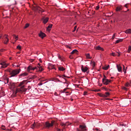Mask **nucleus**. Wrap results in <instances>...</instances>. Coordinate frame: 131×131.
Returning <instances> with one entry per match:
<instances>
[{"label":"nucleus","mask_w":131,"mask_h":131,"mask_svg":"<svg viewBox=\"0 0 131 131\" xmlns=\"http://www.w3.org/2000/svg\"><path fill=\"white\" fill-rule=\"evenodd\" d=\"M25 82H26V81L24 80L20 83V84L18 85V87L20 88L16 89L15 92L13 93L14 96H16L17 93H23L27 91V89L25 88V85H23V84H24Z\"/></svg>","instance_id":"obj_1"},{"label":"nucleus","mask_w":131,"mask_h":131,"mask_svg":"<svg viewBox=\"0 0 131 131\" xmlns=\"http://www.w3.org/2000/svg\"><path fill=\"white\" fill-rule=\"evenodd\" d=\"M21 69H15V70H8V72H9L11 77H14L16 75H18L20 73V71Z\"/></svg>","instance_id":"obj_2"},{"label":"nucleus","mask_w":131,"mask_h":131,"mask_svg":"<svg viewBox=\"0 0 131 131\" xmlns=\"http://www.w3.org/2000/svg\"><path fill=\"white\" fill-rule=\"evenodd\" d=\"M55 122H56L55 121H52L51 123H50L49 122H46L45 127L46 128H50V127H52V126H53Z\"/></svg>","instance_id":"obj_3"},{"label":"nucleus","mask_w":131,"mask_h":131,"mask_svg":"<svg viewBox=\"0 0 131 131\" xmlns=\"http://www.w3.org/2000/svg\"><path fill=\"white\" fill-rule=\"evenodd\" d=\"M40 126V123L34 122L33 124L31 125V128L34 129L35 127L36 128H38Z\"/></svg>","instance_id":"obj_4"},{"label":"nucleus","mask_w":131,"mask_h":131,"mask_svg":"<svg viewBox=\"0 0 131 131\" xmlns=\"http://www.w3.org/2000/svg\"><path fill=\"white\" fill-rule=\"evenodd\" d=\"M79 128H77V131H85L86 130V126L85 125H80Z\"/></svg>","instance_id":"obj_5"},{"label":"nucleus","mask_w":131,"mask_h":131,"mask_svg":"<svg viewBox=\"0 0 131 131\" xmlns=\"http://www.w3.org/2000/svg\"><path fill=\"white\" fill-rule=\"evenodd\" d=\"M35 69H36L37 70H38V69L37 68V67H32V66H30L27 68V71H28V72H30L31 70H33V71H34Z\"/></svg>","instance_id":"obj_6"},{"label":"nucleus","mask_w":131,"mask_h":131,"mask_svg":"<svg viewBox=\"0 0 131 131\" xmlns=\"http://www.w3.org/2000/svg\"><path fill=\"white\" fill-rule=\"evenodd\" d=\"M102 82L103 84H105V85H107L111 82V80L109 79H102Z\"/></svg>","instance_id":"obj_7"},{"label":"nucleus","mask_w":131,"mask_h":131,"mask_svg":"<svg viewBox=\"0 0 131 131\" xmlns=\"http://www.w3.org/2000/svg\"><path fill=\"white\" fill-rule=\"evenodd\" d=\"M37 68L38 70H37V71H40V72H41V71H43V69L42 68V67L40 66V64L38 63L37 66Z\"/></svg>","instance_id":"obj_8"},{"label":"nucleus","mask_w":131,"mask_h":131,"mask_svg":"<svg viewBox=\"0 0 131 131\" xmlns=\"http://www.w3.org/2000/svg\"><path fill=\"white\" fill-rule=\"evenodd\" d=\"M0 65H2L1 68H7V67L8 66V64L6 63L5 62H2L0 63Z\"/></svg>","instance_id":"obj_9"},{"label":"nucleus","mask_w":131,"mask_h":131,"mask_svg":"<svg viewBox=\"0 0 131 131\" xmlns=\"http://www.w3.org/2000/svg\"><path fill=\"white\" fill-rule=\"evenodd\" d=\"M4 37H5V38L4 39V43L5 45H7L8 42H9V39L8 38V35H5Z\"/></svg>","instance_id":"obj_10"},{"label":"nucleus","mask_w":131,"mask_h":131,"mask_svg":"<svg viewBox=\"0 0 131 131\" xmlns=\"http://www.w3.org/2000/svg\"><path fill=\"white\" fill-rule=\"evenodd\" d=\"M42 20H43V24H47L48 22H49V17H43L42 18Z\"/></svg>","instance_id":"obj_11"},{"label":"nucleus","mask_w":131,"mask_h":131,"mask_svg":"<svg viewBox=\"0 0 131 131\" xmlns=\"http://www.w3.org/2000/svg\"><path fill=\"white\" fill-rule=\"evenodd\" d=\"M122 9H123L122 6H119L116 8V12H119V11H121Z\"/></svg>","instance_id":"obj_12"},{"label":"nucleus","mask_w":131,"mask_h":131,"mask_svg":"<svg viewBox=\"0 0 131 131\" xmlns=\"http://www.w3.org/2000/svg\"><path fill=\"white\" fill-rule=\"evenodd\" d=\"M117 68L119 72H122V68L121 67L120 64H117Z\"/></svg>","instance_id":"obj_13"},{"label":"nucleus","mask_w":131,"mask_h":131,"mask_svg":"<svg viewBox=\"0 0 131 131\" xmlns=\"http://www.w3.org/2000/svg\"><path fill=\"white\" fill-rule=\"evenodd\" d=\"M81 69L82 72H86V71H88V69L86 67L83 68V66H82Z\"/></svg>","instance_id":"obj_14"},{"label":"nucleus","mask_w":131,"mask_h":131,"mask_svg":"<svg viewBox=\"0 0 131 131\" xmlns=\"http://www.w3.org/2000/svg\"><path fill=\"white\" fill-rule=\"evenodd\" d=\"M39 35L40 37H41V38H43V37H45L46 36V34H45L44 33H42V32H40Z\"/></svg>","instance_id":"obj_15"},{"label":"nucleus","mask_w":131,"mask_h":131,"mask_svg":"<svg viewBox=\"0 0 131 131\" xmlns=\"http://www.w3.org/2000/svg\"><path fill=\"white\" fill-rule=\"evenodd\" d=\"M125 33L126 34H131V29H128L125 31Z\"/></svg>","instance_id":"obj_16"},{"label":"nucleus","mask_w":131,"mask_h":131,"mask_svg":"<svg viewBox=\"0 0 131 131\" xmlns=\"http://www.w3.org/2000/svg\"><path fill=\"white\" fill-rule=\"evenodd\" d=\"M58 70H59V71H64L65 68L63 67H59Z\"/></svg>","instance_id":"obj_17"},{"label":"nucleus","mask_w":131,"mask_h":131,"mask_svg":"<svg viewBox=\"0 0 131 131\" xmlns=\"http://www.w3.org/2000/svg\"><path fill=\"white\" fill-rule=\"evenodd\" d=\"M78 52V51H77V50L75 49L74 50H73L72 51V52L71 53V54H72V55H73V54H77V53Z\"/></svg>","instance_id":"obj_18"},{"label":"nucleus","mask_w":131,"mask_h":131,"mask_svg":"<svg viewBox=\"0 0 131 131\" xmlns=\"http://www.w3.org/2000/svg\"><path fill=\"white\" fill-rule=\"evenodd\" d=\"M96 50H99L100 51H104V49L103 48H102V47H101L99 46L96 47Z\"/></svg>","instance_id":"obj_19"},{"label":"nucleus","mask_w":131,"mask_h":131,"mask_svg":"<svg viewBox=\"0 0 131 131\" xmlns=\"http://www.w3.org/2000/svg\"><path fill=\"white\" fill-rule=\"evenodd\" d=\"M53 27V25L52 24H50L48 26V27H47V31H50L51 30V29L52 27Z\"/></svg>","instance_id":"obj_20"},{"label":"nucleus","mask_w":131,"mask_h":131,"mask_svg":"<svg viewBox=\"0 0 131 131\" xmlns=\"http://www.w3.org/2000/svg\"><path fill=\"white\" fill-rule=\"evenodd\" d=\"M50 69H55L56 70V68H55V65L51 64L49 67Z\"/></svg>","instance_id":"obj_21"},{"label":"nucleus","mask_w":131,"mask_h":131,"mask_svg":"<svg viewBox=\"0 0 131 131\" xmlns=\"http://www.w3.org/2000/svg\"><path fill=\"white\" fill-rule=\"evenodd\" d=\"M104 95V98H106L107 97H109V96H110V93H109V92H105Z\"/></svg>","instance_id":"obj_22"},{"label":"nucleus","mask_w":131,"mask_h":131,"mask_svg":"<svg viewBox=\"0 0 131 131\" xmlns=\"http://www.w3.org/2000/svg\"><path fill=\"white\" fill-rule=\"evenodd\" d=\"M102 69H103V70H108V69H109V65L102 67Z\"/></svg>","instance_id":"obj_23"},{"label":"nucleus","mask_w":131,"mask_h":131,"mask_svg":"<svg viewBox=\"0 0 131 131\" xmlns=\"http://www.w3.org/2000/svg\"><path fill=\"white\" fill-rule=\"evenodd\" d=\"M122 40H123V39H119L116 41V43H119V42H121Z\"/></svg>","instance_id":"obj_24"},{"label":"nucleus","mask_w":131,"mask_h":131,"mask_svg":"<svg viewBox=\"0 0 131 131\" xmlns=\"http://www.w3.org/2000/svg\"><path fill=\"white\" fill-rule=\"evenodd\" d=\"M28 73H22L20 75V76H26V75H28Z\"/></svg>","instance_id":"obj_25"},{"label":"nucleus","mask_w":131,"mask_h":131,"mask_svg":"<svg viewBox=\"0 0 131 131\" xmlns=\"http://www.w3.org/2000/svg\"><path fill=\"white\" fill-rule=\"evenodd\" d=\"M1 128H2V129H3L4 130H9L8 129H6V126H5L4 125L2 126Z\"/></svg>","instance_id":"obj_26"},{"label":"nucleus","mask_w":131,"mask_h":131,"mask_svg":"<svg viewBox=\"0 0 131 131\" xmlns=\"http://www.w3.org/2000/svg\"><path fill=\"white\" fill-rule=\"evenodd\" d=\"M123 71L124 72V74L126 73V69H125V67H124V65H123Z\"/></svg>","instance_id":"obj_27"},{"label":"nucleus","mask_w":131,"mask_h":131,"mask_svg":"<svg viewBox=\"0 0 131 131\" xmlns=\"http://www.w3.org/2000/svg\"><path fill=\"white\" fill-rule=\"evenodd\" d=\"M86 57L87 59H91L92 58L90 57V53H88L86 54Z\"/></svg>","instance_id":"obj_28"},{"label":"nucleus","mask_w":131,"mask_h":131,"mask_svg":"<svg viewBox=\"0 0 131 131\" xmlns=\"http://www.w3.org/2000/svg\"><path fill=\"white\" fill-rule=\"evenodd\" d=\"M13 36L14 37V38L15 39V41L16 40H18V36H16V35L14 34L13 35Z\"/></svg>","instance_id":"obj_29"},{"label":"nucleus","mask_w":131,"mask_h":131,"mask_svg":"<svg viewBox=\"0 0 131 131\" xmlns=\"http://www.w3.org/2000/svg\"><path fill=\"white\" fill-rule=\"evenodd\" d=\"M5 83H9V78H6L5 79Z\"/></svg>","instance_id":"obj_30"},{"label":"nucleus","mask_w":131,"mask_h":131,"mask_svg":"<svg viewBox=\"0 0 131 131\" xmlns=\"http://www.w3.org/2000/svg\"><path fill=\"white\" fill-rule=\"evenodd\" d=\"M17 49L18 50H19V51H21V46H20V45H18V46H17Z\"/></svg>","instance_id":"obj_31"},{"label":"nucleus","mask_w":131,"mask_h":131,"mask_svg":"<svg viewBox=\"0 0 131 131\" xmlns=\"http://www.w3.org/2000/svg\"><path fill=\"white\" fill-rule=\"evenodd\" d=\"M98 94L99 95L100 97H102L103 98H104L105 97V95L104 94H100V93H99Z\"/></svg>","instance_id":"obj_32"},{"label":"nucleus","mask_w":131,"mask_h":131,"mask_svg":"<svg viewBox=\"0 0 131 131\" xmlns=\"http://www.w3.org/2000/svg\"><path fill=\"white\" fill-rule=\"evenodd\" d=\"M29 27V24H26L24 28L26 29V28H28V27Z\"/></svg>","instance_id":"obj_33"},{"label":"nucleus","mask_w":131,"mask_h":131,"mask_svg":"<svg viewBox=\"0 0 131 131\" xmlns=\"http://www.w3.org/2000/svg\"><path fill=\"white\" fill-rule=\"evenodd\" d=\"M69 124H70V123H69V122H68L64 123V127L65 126H68V125H69Z\"/></svg>","instance_id":"obj_34"},{"label":"nucleus","mask_w":131,"mask_h":131,"mask_svg":"<svg viewBox=\"0 0 131 131\" xmlns=\"http://www.w3.org/2000/svg\"><path fill=\"white\" fill-rule=\"evenodd\" d=\"M61 126H64L63 127V129L65 128V123H61Z\"/></svg>","instance_id":"obj_35"},{"label":"nucleus","mask_w":131,"mask_h":131,"mask_svg":"<svg viewBox=\"0 0 131 131\" xmlns=\"http://www.w3.org/2000/svg\"><path fill=\"white\" fill-rule=\"evenodd\" d=\"M130 51H131V46H129L128 51H127L128 53H130Z\"/></svg>","instance_id":"obj_36"},{"label":"nucleus","mask_w":131,"mask_h":131,"mask_svg":"<svg viewBox=\"0 0 131 131\" xmlns=\"http://www.w3.org/2000/svg\"><path fill=\"white\" fill-rule=\"evenodd\" d=\"M92 66L93 67H95V66H96V63L95 62H92Z\"/></svg>","instance_id":"obj_37"},{"label":"nucleus","mask_w":131,"mask_h":131,"mask_svg":"<svg viewBox=\"0 0 131 131\" xmlns=\"http://www.w3.org/2000/svg\"><path fill=\"white\" fill-rule=\"evenodd\" d=\"M77 28V26H75L74 28V30L73 31V32H74L75 31V30H76V29Z\"/></svg>","instance_id":"obj_38"},{"label":"nucleus","mask_w":131,"mask_h":131,"mask_svg":"<svg viewBox=\"0 0 131 131\" xmlns=\"http://www.w3.org/2000/svg\"><path fill=\"white\" fill-rule=\"evenodd\" d=\"M122 90H124V91H127V88L125 87H123Z\"/></svg>","instance_id":"obj_39"},{"label":"nucleus","mask_w":131,"mask_h":131,"mask_svg":"<svg viewBox=\"0 0 131 131\" xmlns=\"http://www.w3.org/2000/svg\"><path fill=\"white\" fill-rule=\"evenodd\" d=\"M129 85V83H126L125 84V86H126V87L128 86Z\"/></svg>","instance_id":"obj_40"},{"label":"nucleus","mask_w":131,"mask_h":131,"mask_svg":"<svg viewBox=\"0 0 131 131\" xmlns=\"http://www.w3.org/2000/svg\"><path fill=\"white\" fill-rule=\"evenodd\" d=\"M112 56H113V57H115V56H116V54L114 53H112Z\"/></svg>","instance_id":"obj_41"},{"label":"nucleus","mask_w":131,"mask_h":131,"mask_svg":"<svg viewBox=\"0 0 131 131\" xmlns=\"http://www.w3.org/2000/svg\"><path fill=\"white\" fill-rule=\"evenodd\" d=\"M99 9H100V6H99V5H98V6H96V10H98Z\"/></svg>","instance_id":"obj_42"},{"label":"nucleus","mask_w":131,"mask_h":131,"mask_svg":"<svg viewBox=\"0 0 131 131\" xmlns=\"http://www.w3.org/2000/svg\"><path fill=\"white\" fill-rule=\"evenodd\" d=\"M94 92H101V90L100 89L98 90H95Z\"/></svg>","instance_id":"obj_43"},{"label":"nucleus","mask_w":131,"mask_h":131,"mask_svg":"<svg viewBox=\"0 0 131 131\" xmlns=\"http://www.w3.org/2000/svg\"><path fill=\"white\" fill-rule=\"evenodd\" d=\"M120 125H121V126H126V124H121Z\"/></svg>","instance_id":"obj_44"},{"label":"nucleus","mask_w":131,"mask_h":131,"mask_svg":"<svg viewBox=\"0 0 131 131\" xmlns=\"http://www.w3.org/2000/svg\"><path fill=\"white\" fill-rule=\"evenodd\" d=\"M88 95V92H84V96H86Z\"/></svg>","instance_id":"obj_45"},{"label":"nucleus","mask_w":131,"mask_h":131,"mask_svg":"<svg viewBox=\"0 0 131 131\" xmlns=\"http://www.w3.org/2000/svg\"><path fill=\"white\" fill-rule=\"evenodd\" d=\"M56 80L58 81V82H62V81H60L58 78H56Z\"/></svg>","instance_id":"obj_46"},{"label":"nucleus","mask_w":131,"mask_h":131,"mask_svg":"<svg viewBox=\"0 0 131 131\" xmlns=\"http://www.w3.org/2000/svg\"><path fill=\"white\" fill-rule=\"evenodd\" d=\"M127 5H128V4H125V5H124V7H125V8H126L127 9Z\"/></svg>","instance_id":"obj_47"},{"label":"nucleus","mask_w":131,"mask_h":131,"mask_svg":"<svg viewBox=\"0 0 131 131\" xmlns=\"http://www.w3.org/2000/svg\"><path fill=\"white\" fill-rule=\"evenodd\" d=\"M106 78H107V77H106V76L104 75V77L102 79H107Z\"/></svg>","instance_id":"obj_48"},{"label":"nucleus","mask_w":131,"mask_h":131,"mask_svg":"<svg viewBox=\"0 0 131 131\" xmlns=\"http://www.w3.org/2000/svg\"><path fill=\"white\" fill-rule=\"evenodd\" d=\"M67 90H68V88H65V89L63 90V92H66V91H67Z\"/></svg>","instance_id":"obj_49"},{"label":"nucleus","mask_w":131,"mask_h":131,"mask_svg":"<svg viewBox=\"0 0 131 131\" xmlns=\"http://www.w3.org/2000/svg\"><path fill=\"white\" fill-rule=\"evenodd\" d=\"M114 37H115V34H114L112 37V39H114Z\"/></svg>","instance_id":"obj_50"},{"label":"nucleus","mask_w":131,"mask_h":131,"mask_svg":"<svg viewBox=\"0 0 131 131\" xmlns=\"http://www.w3.org/2000/svg\"><path fill=\"white\" fill-rule=\"evenodd\" d=\"M116 56H118V57H119L120 56V54L119 53H118V54H116Z\"/></svg>","instance_id":"obj_51"},{"label":"nucleus","mask_w":131,"mask_h":131,"mask_svg":"<svg viewBox=\"0 0 131 131\" xmlns=\"http://www.w3.org/2000/svg\"><path fill=\"white\" fill-rule=\"evenodd\" d=\"M70 59H73V57L72 56L70 55Z\"/></svg>","instance_id":"obj_52"},{"label":"nucleus","mask_w":131,"mask_h":131,"mask_svg":"<svg viewBox=\"0 0 131 131\" xmlns=\"http://www.w3.org/2000/svg\"><path fill=\"white\" fill-rule=\"evenodd\" d=\"M36 77H37V76L34 75L33 76V78H36Z\"/></svg>","instance_id":"obj_53"},{"label":"nucleus","mask_w":131,"mask_h":131,"mask_svg":"<svg viewBox=\"0 0 131 131\" xmlns=\"http://www.w3.org/2000/svg\"><path fill=\"white\" fill-rule=\"evenodd\" d=\"M128 11H129V9H127V11H125L124 13H127V12H128Z\"/></svg>","instance_id":"obj_54"},{"label":"nucleus","mask_w":131,"mask_h":131,"mask_svg":"<svg viewBox=\"0 0 131 131\" xmlns=\"http://www.w3.org/2000/svg\"><path fill=\"white\" fill-rule=\"evenodd\" d=\"M38 85H42V83H39L38 84Z\"/></svg>","instance_id":"obj_55"},{"label":"nucleus","mask_w":131,"mask_h":131,"mask_svg":"<svg viewBox=\"0 0 131 131\" xmlns=\"http://www.w3.org/2000/svg\"><path fill=\"white\" fill-rule=\"evenodd\" d=\"M67 48H68L69 49H71V47H69L68 46H67Z\"/></svg>","instance_id":"obj_56"},{"label":"nucleus","mask_w":131,"mask_h":131,"mask_svg":"<svg viewBox=\"0 0 131 131\" xmlns=\"http://www.w3.org/2000/svg\"><path fill=\"white\" fill-rule=\"evenodd\" d=\"M4 51H5L4 49H2V50H1V52H4Z\"/></svg>","instance_id":"obj_57"},{"label":"nucleus","mask_w":131,"mask_h":131,"mask_svg":"<svg viewBox=\"0 0 131 131\" xmlns=\"http://www.w3.org/2000/svg\"><path fill=\"white\" fill-rule=\"evenodd\" d=\"M57 131H61V129H60L57 128Z\"/></svg>","instance_id":"obj_58"},{"label":"nucleus","mask_w":131,"mask_h":131,"mask_svg":"<svg viewBox=\"0 0 131 131\" xmlns=\"http://www.w3.org/2000/svg\"><path fill=\"white\" fill-rule=\"evenodd\" d=\"M62 76H63V77H68L65 76V75H63Z\"/></svg>","instance_id":"obj_59"},{"label":"nucleus","mask_w":131,"mask_h":131,"mask_svg":"<svg viewBox=\"0 0 131 131\" xmlns=\"http://www.w3.org/2000/svg\"><path fill=\"white\" fill-rule=\"evenodd\" d=\"M58 58H59V59H60V60H61V56H59Z\"/></svg>","instance_id":"obj_60"},{"label":"nucleus","mask_w":131,"mask_h":131,"mask_svg":"<svg viewBox=\"0 0 131 131\" xmlns=\"http://www.w3.org/2000/svg\"><path fill=\"white\" fill-rule=\"evenodd\" d=\"M19 67V65H17V66H15V67Z\"/></svg>","instance_id":"obj_61"},{"label":"nucleus","mask_w":131,"mask_h":131,"mask_svg":"<svg viewBox=\"0 0 131 131\" xmlns=\"http://www.w3.org/2000/svg\"><path fill=\"white\" fill-rule=\"evenodd\" d=\"M58 76H59V77H62V76H60V75H59Z\"/></svg>","instance_id":"obj_62"},{"label":"nucleus","mask_w":131,"mask_h":131,"mask_svg":"<svg viewBox=\"0 0 131 131\" xmlns=\"http://www.w3.org/2000/svg\"><path fill=\"white\" fill-rule=\"evenodd\" d=\"M71 101H73V99H71Z\"/></svg>","instance_id":"obj_63"},{"label":"nucleus","mask_w":131,"mask_h":131,"mask_svg":"<svg viewBox=\"0 0 131 131\" xmlns=\"http://www.w3.org/2000/svg\"><path fill=\"white\" fill-rule=\"evenodd\" d=\"M104 89H105V91H107V89L106 88H104Z\"/></svg>","instance_id":"obj_64"}]
</instances>
